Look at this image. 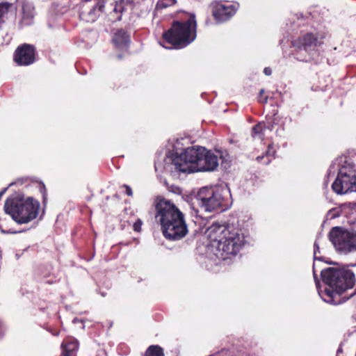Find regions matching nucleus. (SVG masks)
<instances>
[{
    "instance_id": "obj_29",
    "label": "nucleus",
    "mask_w": 356,
    "mask_h": 356,
    "mask_svg": "<svg viewBox=\"0 0 356 356\" xmlns=\"http://www.w3.org/2000/svg\"><path fill=\"white\" fill-rule=\"evenodd\" d=\"M339 353H341V350H337V354H339Z\"/></svg>"
},
{
    "instance_id": "obj_14",
    "label": "nucleus",
    "mask_w": 356,
    "mask_h": 356,
    "mask_svg": "<svg viewBox=\"0 0 356 356\" xmlns=\"http://www.w3.org/2000/svg\"><path fill=\"white\" fill-rule=\"evenodd\" d=\"M63 356H75L79 348V342L74 338L65 339L61 344Z\"/></svg>"
},
{
    "instance_id": "obj_28",
    "label": "nucleus",
    "mask_w": 356,
    "mask_h": 356,
    "mask_svg": "<svg viewBox=\"0 0 356 356\" xmlns=\"http://www.w3.org/2000/svg\"><path fill=\"white\" fill-rule=\"evenodd\" d=\"M339 353H341V350H337V354H339Z\"/></svg>"
},
{
    "instance_id": "obj_11",
    "label": "nucleus",
    "mask_w": 356,
    "mask_h": 356,
    "mask_svg": "<svg viewBox=\"0 0 356 356\" xmlns=\"http://www.w3.org/2000/svg\"><path fill=\"white\" fill-rule=\"evenodd\" d=\"M14 60L19 65L32 64L35 60L34 47L28 44L18 47L14 54Z\"/></svg>"
},
{
    "instance_id": "obj_27",
    "label": "nucleus",
    "mask_w": 356,
    "mask_h": 356,
    "mask_svg": "<svg viewBox=\"0 0 356 356\" xmlns=\"http://www.w3.org/2000/svg\"><path fill=\"white\" fill-rule=\"evenodd\" d=\"M339 216V215L338 213H333V214H332V218H337V217H338Z\"/></svg>"
},
{
    "instance_id": "obj_21",
    "label": "nucleus",
    "mask_w": 356,
    "mask_h": 356,
    "mask_svg": "<svg viewBox=\"0 0 356 356\" xmlns=\"http://www.w3.org/2000/svg\"><path fill=\"white\" fill-rule=\"evenodd\" d=\"M33 15L32 14H29L27 15H26L25 14V12L24 11L23 13V20H22V22L26 24V25H28L31 23L30 20L33 18Z\"/></svg>"
},
{
    "instance_id": "obj_8",
    "label": "nucleus",
    "mask_w": 356,
    "mask_h": 356,
    "mask_svg": "<svg viewBox=\"0 0 356 356\" xmlns=\"http://www.w3.org/2000/svg\"><path fill=\"white\" fill-rule=\"evenodd\" d=\"M222 192L220 188L202 189L197 195L199 205L208 212L221 207L224 200Z\"/></svg>"
},
{
    "instance_id": "obj_20",
    "label": "nucleus",
    "mask_w": 356,
    "mask_h": 356,
    "mask_svg": "<svg viewBox=\"0 0 356 356\" xmlns=\"http://www.w3.org/2000/svg\"><path fill=\"white\" fill-rule=\"evenodd\" d=\"M269 152H267L266 154L264 156H259L257 157V161L258 162H261L264 159H265V161H264V164H268L270 162V159L269 158Z\"/></svg>"
},
{
    "instance_id": "obj_4",
    "label": "nucleus",
    "mask_w": 356,
    "mask_h": 356,
    "mask_svg": "<svg viewBox=\"0 0 356 356\" xmlns=\"http://www.w3.org/2000/svg\"><path fill=\"white\" fill-rule=\"evenodd\" d=\"M40 203L32 197L11 198L5 202L4 211L18 224H26L38 216Z\"/></svg>"
},
{
    "instance_id": "obj_18",
    "label": "nucleus",
    "mask_w": 356,
    "mask_h": 356,
    "mask_svg": "<svg viewBox=\"0 0 356 356\" xmlns=\"http://www.w3.org/2000/svg\"><path fill=\"white\" fill-rule=\"evenodd\" d=\"M176 3L175 0H159L157 2V8H164L171 6H173Z\"/></svg>"
},
{
    "instance_id": "obj_9",
    "label": "nucleus",
    "mask_w": 356,
    "mask_h": 356,
    "mask_svg": "<svg viewBox=\"0 0 356 356\" xmlns=\"http://www.w3.org/2000/svg\"><path fill=\"white\" fill-rule=\"evenodd\" d=\"M332 188L338 195L356 192V171L341 169L332 183Z\"/></svg>"
},
{
    "instance_id": "obj_7",
    "label": "nucleus",
    "mask_w": 356,
    "mask_h": 356,
    "mask_svg": "<svg viewBox=\"0 0 356 356\" xmlns=\"http://www.w3.org/2000/svg\"><path fill=\"white\" fill-rule=\"evenodd\" d=\"M329 236L338 251L343 253L356 251V232L334 227L331 229Z\"/></svg>"
},
{
    "instance_id": "obj_3",
    "label": "nucleus",
    "mask_w": 356,
    "mask_h": 356,
    "mask_svg": "<svg viewBox=\"0 0 356 356\" xmlns=\"http://www.w3.org/2000/svg\"><path fill=\"white\" fill-rule=\"evenodd\" d=\"M321 276L324 283L329 288H325L323 291H318V293L325 302L331 304H337L334 300L335 296L353 288L355 282V275L349 269L330 267L322 270Z\"/></svg>"
},
{
    "instance_id": "obj_5",
    "label": "nucleus",
    "mask_w": 356,
    "mask_h": 356,
    "mask_svg": "<svg viewBox=\"0 0 356 356\" xmlns=\"http://www.w3.org/2000/svg\"><path fill=\"white\" fill-rule=\"evenodd\" d=\"M196 27L195 15L191 14L186 22H175L171 28L163 33V38L175 48H183L195 39Z\"/></svg>"
},
{
    "instance_id": "obj_10",
    "label": "nucleus",
    "mask_w": 356,
    "mask_h": 356,
    "mask_svg": "<svg viewBox=\"0 0 356 356\" xmlns=\"http://www.w3.org/2000/svg\"><path fill=\"white\" fill-rule=\"evenodd\" d=\"M212 13L215 19L220 22L226 21L234 15L238 8L236 3H222L220 1H213L211 4Z\"/></svg>"
},
{
    "instance_id": "obj_15",
    "label": "nucleus",
    "mask_w": 356,
    "mask_h": 356,
    "mask_svg": "<svg viewBox=\"0 0 356 356\" xmlns=\"http://www.w3.org/2000/svg\"><path fill=\"white\" fill-rule=\"evenodd\" d=\"M113 42L118 48H127L129 42V35L124 31L119 30L115 33Z\"/></svg>"
},
{
    "instance_id": "obj_12",
    "label": "nucleus",
    "mask_w": 356,
    "mask_h": 356,
    "mask_svg": "<svg viewBox=\"0 0 356 356\" xmlns=\"http://www.w3.org/2000/svg\"><path fill=\"white\" fill-rule=\"evenodd\" d=\"M197 172H211L215 170L218 166V158L211 151L207 150L204 147Z\"/></svg>"
},
{
    "instance_id": "obj_2",
    "label": "nucleus",
    "mask_w": 356,
    "mask_h": 356,
    "mask_svg": "<svg viewBox=\"0 0 356 356\" xmlns=\"http://www.w3.org/2000/svg\"><path fill=\"white\" fill-rule=\"evenodd\" d=\"M155 218L161 226L163 236L170 240H179L187 232L184 215L171 201L157 197L155 203Z\"/></svg>"
},
{
    "instance_id": "obj_19",
    "label": "nucleus",
    "mask_w": 356,
    "mask_h": 356,
    "mask_svg": "<svg viewBox=\"0 0 356 356\" xmlns=\"http://www.w3.org/2000/svg\"><path fill=\"white\" fill-rule=\"evenodd\" d=\"M3 227H6V220L0 218V229L2 233L6 234H15L17 232L12 230L11 229H4Z\"/></svg>"
},
{
    "instance_id": "obj_13",
    "label": "nucleus",
    "mask_w": 356,
    "mask_h": 356,
    "mask_svg": "<svg viewBox=\"0 0 356 356\" xmlns=\"http://www.w3.org/2000/svg\"><path fill=\"white\" fill-rule=\"evenodd\" d=\"M317 38L312 33H307L298 40L294 41L293 45L297 46L299 49L308 50L316 46Z\"/></svg>"
},
{
    "instance_id": "obj_6",
    "label": "nucleus",
    "mask_w": 356,
    "mask_h": 356,
    "mask_svg": "<svg viewBox=\"0 0 356 356\" xmlns=\"http://www.w3.org/2000/svg\"><path fill=\"white\" fill-rule=\"evenodd\" d=\"M204 147L193 146L187 147L181 154H177L172 159L175 169L180 172H197L200 161L203 156Z\"/></svg>"
},
{
    "instance_id": "obj_16",
    "label": "nucleus",
    "mask_w": 356,
    "mask_h": 356,
    "mask_svg": "<svg viewBox=\"0 0 356 356\" xmlns=\"http://www.w3.org/2000/svg\"><path fill=\"white\" fill-rule=\"evenodd\" d=\"M272 127L273 125L266 126L264 122H260L252 128V135L253 137L258 136L259 139H263L266 129L271 130Z\"/></svg>"
},
{
    "instance_id": "obj_17",
    "label": "nucleus",
    "mask_w": 356,
    "mask_h": 356,
    "mask_svg": "<svg viewBox=\"0 0 356 356\" xmlns=\"http://www.w3.org/2000/svg\"><path fill=\"white\" fill-rule=\"evenodd\" d=\"M145 356H164V354L160 346L152 345L147 349Z\"/></svg>"
},
{
    "instance_id": "obj_23",
    "label": "nucleus",
    "mask_w": 356,
    "mask_h": 356,
    "mask_svg": "<svg viewBox=\"0 0 356 356\" xmlns=\"http://www.w3.org/2000/svg\"><path fill=\"white\" fill-rule=\"evenodd\" d=\"M142 225V221L140 220H138L136 221L134 225V229L135 231L139 232L140 230Z\"/></svg>"
},
{
    "instance_id": "obj_24",
    "label": "nucleus",
    "mask_w": 356,
    "mask_h": 356,
    "mask_svg": "<svg viewBox=\"0 0 356 356\" xmlns=\"http://www.w3.org/2000/svg\"><path fill=\"white\" fill-rule=\"evenodd\" d=\"M264 92V90L263 89H261L260 90V96L259 97V101L261 103H266L267 100H268V97H264V98L261 97V95H263Z\"/></svg>"
},
{
    "instance_id": "obj_25",
    "label": "nucleus",
    "mask_w": 356,
    "mask_h": 356,
    "mask_svg": "<svg viewBox=\"0 0 356 356\" xmlns=\"http://www.w3.org/2000/svg\"><path fill=\"white\" fill-rule=\"evenodd\" d=\"M123 187H124L126 189L127 195L129 196H132L133 193H132V190H131V187L128 185H124Z\"/></svg>"
},
{
    "instance_id": "obj_22",
    "label": "nucleus",
    "mask_w": 356,
    "mask_h": 356,
    "mask_svg": "<svg viewBox=\"0 0 356 356\" xmlns=\"http://www.w3.org/2000/svg\"><path fill=\"white\" fill-rule=\"evenodd\" d=\"M314 259H320V258L318 257L317 254L318 253H320V250H319V245L318 244V242H317V240H316V241L314 242Z\"/></svg>"
},
{
    "instance_id": "obj_26",
    "label": "nucleus",
    "mask_w": 356,
    "mask_h": 356,
    "mask_svg": "<svg viewBox=\"0 0 356 356\" xmlns=\"http://www.w3.org/2000/svg\"><path fill=\"white\" fill-rule=\"evenodd\" d=\"M264 72L266 75H270L271 73H272V70L270 67H265L264 70Z\"/></svg>"
},
{
    "instance_id": "obj_1",
    "label": "nucleus",
    "mask_w": 356,
    "mask_h": 356,
    "mask_svg": "<svg viewBox=\"0 0 356 356\" xmlns=\"http://www.w3.org/2000/svg\"><path fill=\"white\" fill-rule=\"evenodd\" d=\"M206 234L215 249V255L221 260L236 256L245 244L243 234L232 225L213 222L207 228Z\"/></svg>"
},
{
    "instance_id": "obj_30",
    "label": "nucleus",
    "mask_w": 356,
    "mask_h": 356,
    "mask_svg": "<svg viewBox=\"0 0 356 356\" xmlns=\"http://www.w3.org/2000/svg\"><path fill=\"white\" fill-rule=\"evenodd\" d=\"M42 188L44 190V189H45L44 185H43V186H42Z\"/></svg>"
}]
</instances>
